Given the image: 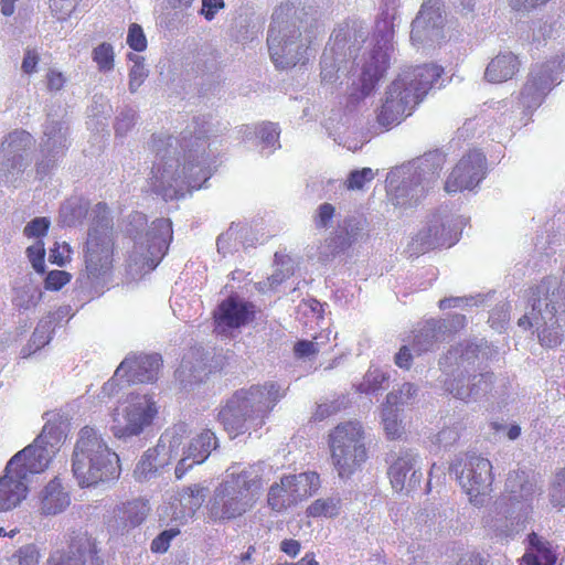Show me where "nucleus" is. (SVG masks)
Wrapping results in <instances>:
<instances>
[{"mask_svg":"<svg viewBox=\"0 0 565 565\" xmlns=\"http://www.w3.org/2000/svg\"><path fill=\"white\" fill-rule=\"evenodd\" d=\"M119 458L102 434L89 426L83 427L72 455V472L81 487H93L119 476Z\"/></svg>","mask_w":565,"mask_h":565,"instance_id":"obj_6","label":"nucleus"},{"mask_svg":"<svg viewBox=\"0 0 565 565\" xmlns=\"http://www.w3.org/2000/svg\"><path fill=\"white\" fill-rule=\"evenodd\" d=\"M136 122V113L132 109L122 110L116 118V134L124 136Z\"/></svg>","mask_w":565,"mask_h":565,"instance_id":"obj_59","label":"nucleus"},{"mask_svg":"<svg viewBox=\"0 0 565 565\" xmlns=\"http://www.w3.org/2000/svg\"><path fill=\"white\" fill-rule=\"evenodd\" d=\"M375 177L371 168H363L361 170H353L350 172L345 185L349 190H361L365 183L371 182Z\"/></svg>","mask_w":565,"mask_h":565,"instance_id":"obj_53","label":"nucleus"},{"mask_svg":"<svg viewBox=\"0 0 565 565\" xmlns=\"http://www.w3.org/2000/svg\"><path fill=\"white\" fill-rule=\"evenodd\" d=\"M446 328L439 321H427L415 331L412 349L416 354L430 351L435 348L436 343L441 339V330Z\"/></svg>","mask_w":565,"mask_h":565,"instance_id":"obj_35","label":"nucleus"},{"mask_svg":"<svg viewBox=\"0 0 565 565\" xmlns=\"http://www.w3.org/2000/svg\"><path fill=\"white\" fill-rule=\"evenodd\" d=\"M294 273V268L291 265V260L287 259L282 262L281 268L276 269V271L268 278V285L270 288H275L279 284H281L286 278L290 277Z\"/></svg>","mask_w":565,"mask_h":565,"instance_id":"obj_61","label":"nucleus"},{"mask_svg":"<svg viewBox=\"0 0 565 565\" xmlns=\"http://www.w3.org/2000/svg\"><path fill=\"white\" fill-rule=\"evenodd\" d=\"M52 318L49 316L38 323L29 343L21 350V356L28 358L33 352L46 345L52 337Z\"/></svg>","mask_w":565,"mask_h":565,"instance_id":"obj_40","label":"nucleus"},{"mask_svg":"<svg viewBox=\"0 0 565 565\" xmlns=\"http://www.w3.org/2000/svg\"><path fill=\"white\" fill-rule=\"evenodd\" d=\"M337 439L339 445L349 448H355L358 445H364L363 429L359 422H347L338 425L330 434V448H334Z\"/></svg>","mask_w":565,"mask_h":565,"instance_id":"obj_36","label":"nucleus"},{"mask_svg":"<svg viewBox=\"0 0 565 565\" xmlns=\"http://www.w3.org/2000/svg\"><path fill=\"white\" fill-rule=\"evenodd\" d=\"M162 364L159 354H129L116 370V376H125L129 383H152Z\"/></svg>","mask_w":565,"mask_h":565,"instance_id":"obj_22","label":"nucleus"},{"mask_svg":"<svg viewBox=\"0 0 565 565\" xmlns=\"http://www.w3.org/2000/svg\"><path fill=\"white\" fill-rule=\"evenodd\" d=\"M339 239L343 245H352L369 238V222L362 215H352L339 226Z\"/></svg>","mask_w":565,"mask_h":565,"instance_id":"obj_34","label":"nucleus"},{"mask_svg":"<svg viewBox=\"0 0 565 565\" xmlns=\"http://www.w3.org/2000/svg\"><path fill=\"white\" fill-rule=\"evenodd\" d=\"M531 550L521 558L520 565H556L557 555L553 545L536 533L529 535Z\"/></svg>","mask_w":565,"mask_h":565,"instance_id":"obj_30","label":"nucleus"},{"mask_svg":"<svg viewBox=\"0 0 565 565\" xmlns=\"http://www.w3.org/2000/svg\"><path fill=\"white\" fill-rule=\"evenodd\" d=\"M205 500V489L194 484L184 488L171 502V518L180 523L193 518Z\"/></svg>","mask_w":565,"mask_h":565,"instance_id":"obj_27","label":"nucleus"},{"mask_svg":"<svg viewBox=\"0 0 565 565\" xmlns=\"http://www.w3.org/2000/svg\"><path fill=\"white\" fill-rule=\"evenodd\" d=\"M146 452H152L150 458H153L159 470L173 461L178 462V445H175V441L173 440L172 429L167 430L161 435L158 444Z\"/></svg>","mask_w":565,"mask_h":565,"instance_id":"obj_37","label":"nucleus"},{"mask_svg":"<svg viewBox=\"0 0 565 565\" xmlns=\"http://www.w3.org/2000/svg\"><path fill=\"white\" fill-rule=\"evenodd\" d=\"M536 491V477L533 471H512L507 478L505 494L498 505V513L518 524L524 523L532 511Z\"/></svg>","mask_w":565,"mask_h":565,"instance_id":"obj_13","label":"nucleus"},{"mask_svg":"<svg viewBox=\"0 0 565 565\" xmlns=\"http://www.w3.org/2000/svg\"><path fill=\"white\" fill-rule=\"evenodd\" d=\"M388 380L386 373L379 367L371 366L363 381L359 384L358 391L364 394H372L382 388V384Z\"/></svg>","mask_w":565,"mask_h":565,"instance_id":"obj_45","label":"nucleus"},{"mask_svg":"<svg viewBox=\"0 0 565 565\" xmlns=\"http://www.w3.org/2000/svg\"><path fill=\"white\" fill-rule=\"evenodd\" d=\"M444 163L445 156L433 151L391 170L386 186L393 204L399 207L416 205L436 184Z\"/></svg>","mask_w":565,"mask_h":565,"instance_id":"obj_7","label":"nucleus"},{"mask_svg":"<svg viewBox=\"0 0 565 565\" xmlns=\"http://www.w3.org/2000/svg\"><path fill=\"white\" fill-rule=\"evenodd\" d=\"M320 351L319 343L316 341L300 340L294 345L295 356L298 359H310Z\"/></svg>","mask_w":565,"mask_h":565,"instance_id":"obj_56","label":"nucleus"},{"mask_svg":"<svg viewBox=\"0 0 565 565\" xmlns=\"http://www.w3.org/2000/svg\"><path fill=\"white\" fill-rule=\"evenodd\" d=\"M267 503L275 512H284L298 504L288 479L282 477L279 483L270 486L267 494Z\"/></svg>","mask_w":565,"mask_h":565,"instance_id":"obj_38","label":"nucleus"},{"mask_svg":"<svg viewBox=\"0 0 565 565\" xmlns=\"http://www.w3.org/2000/svg\"><path fill=\"white\" fill-rule=\"evenodd\" d=\"M257 135L264 145V148H268V154H270L275 149L279 148V135L280 130L277 124L275 122H264L258 127Z\"/></svg>","mask_w":565,"mask_h":565,"instance_id":"obj_47","label":"nucleus"},{"mask_svg":"<svg viewBox=\"0 0 565 565\" xmlns=\"http://www.w3.org/2000/svg\"><path fill=\"white\" fill-rule=\"evenodd\" d=\"M382 422L386 436L390 439H397L404 433V427L398 417L397 409L393 406L386 405L382 411Z\"/></svg>","mask_w":565,"mask_h":565,"instance_id":"obj_43","label":"nucleus"},{"mask_svg":"<svg viewBox=\"0 0 565 565\" xmlns=\"http://www.w3.org/2000/svg\"><path fill=\"white\" fill-rule=\"evenodd\" d=\"M521 61L511 51H500L488 64L484 77L490 83L507 82L520 71Z\"/></svg>","mask_w":565,"mask_h":565,"instance_id":"obj_29","label":"nucleus"},{"mask_svg":"<svg viewBox=\"0 0 565 565\" xmlns=\"http://www.w3.org/2000/svg\"><path fill=\"white\" fill-rule=\"evenodd\" d=\"M334 206L330 203H323L321 204L318 210H317V213L313 217V222H315V225L317 228H327L333 216H334Z\"/></svg>","mask_w":565,"mask_h":565,"instance_id":"obj_57","label":"nucleus"},{"mask_svg":"<svg viewBox=\"0 0 565 565\" xmlns=\"http://www.w3.org/2000/svg\"><path fill=\"white\" fill-rule=\"evenodd\" d=\"M54 427L44 426L33 444L15 454L0 477V512L18 507L28 493L30 476L44 471L57 451Z\"/></svg>","mask_w":565,"mask_h":565,"instance_id":"obj_2","label":"nucleus"},{"mask_svg":"<svg viewBox=\"0 0 565 565\" xmlns=\"http://www.w3.org/2000/svg\"><path fill=\"white\" fill-rule=\"evenodd\" d=\"M561 282L556 277L544 278L532 292L531 312L519 319V326L523 328L535 326L541 328V321L545 324L554 319L556 306L565 297V289H561Z\"/></svg>","mask_w":565,"mask_h":565,"instance_id":"obj_16","label":"nucleus"},{"mask_svg":"<svg viewBox=\"0 0 565 565\" xmlns=\"http://www.w3.org/2000/svg\"><path fill=\"white\" fill-rule=\"evenodd\" d=\"M33 137L25 130L10 132L0 147V180L14 184L31 163Z\"/></svg>","mask_w":565,"mask_h":565,"instance_id":"obj_14","label":"nucleus"},{"mask_svg":"<svg viewBox=\"0 0 565 565\" xmlns=\"http://www.w3.org/2000/svg\"><path fill=\"white\" fill-rule=\"evenodd\" d=\"M267 44L273 63L280 70L295 66L307 51L299 38H267Z\"/></svg>","mask_w":565,"mask_h":565,"instance_id":"obj_25","label":"nucleus"},{"mask_svg":"<svg viewBox=\"0 0 565 565\" xmlns=\"http://www.w3.org/2000/svg\"><path fill=\"white\" fill-rule=\"evenodd\" d=\"M92 225L85 250V271L92 287L103 286L113 269V220L105 203H97L90 212Z\"/></svg>","mask_w":565,"mask_h":565,"instance_id":"obj_10","label":"nucleus"},{"mask_svg":"<svg viewBox=\"0 0 565 565\" xmlns=\"http://www.w3.org/2000/svg\"><path fill=\"white\" fill-rule=\"evenodd\" d=\"M70 504V495L56 479L50 481L41 495V510L44 514H57Z\"/></svg>","mask_w":565,"mask_h":565,"instance_id":"obj_33","label":"nucleus"},{"mask_svg":"<svg viewBox=\"0 0 565 565\" xmlns=\"http://www.w3.org/2000/svg\"><path fill=\"white\" fill-rule=\"evenodd\" d=\"M152 452H145L138 463L136 465V468L134 470V476L139 481H146L151 479L156 476V473L159 471L158 467L154 463L153 458L151 457Z\"/></svg>","mask_w":565,"mask_h":565,"instance_id":"obj_49","label":"nucleus"},{"mask_svg":"<svg viewBox=\"0 0 565 565\" xmlns=\"http://www.w3.org/2000/svg\"><path fill=\"white\" fill-rule=\"evenodd\" d=\"M286 390L268 381L236 391L218 413V420L231 438L260 428Z\"/></svg>","mask_w":565,"mask_h":565,"instance_id":"obj_4","label":"nucleus"},{"mask_svg":"<svg viewBox=\"0 0 565 565\" xmlns=\"http://www.w3.org/2000/svg\"><path fill=\"white\" fill-rule=\"evenodd\" d=\"M147 216L140 212L130 215L128 233L134 238V247L128 257V268L132 277L154 269L164 256L172 238V225L168 218H157L145 231Z\"/></svg>","mask_w":565,"mask_h":565,"instance_id":"obj_8","label":"nucleus"},{"mask_svg":"<svg viewBox=\"0 0 565 565\" xmlns=\"http://www.w3.org/2000/svg\"><path fill=\"white\" fill-rule=\"evenodd\" d=\"M337 443H341L337 439ZM331 449V458L333 466L340 478L351 477L366 460L365 445H358L355 448L344 447L335 444Z\"/></svg>","mask_w":565,"mask_h":565,"instance_id":"obj_26","label":"nucleus"},{"mask_svg":"<svg viewBox=\"0 0 565 565\" xmlns=\"http://www.w3.org/2000/svg\"><path fill=\"white\" fill-rule=\"evenodd\" d=\"M205 354L201 349H191L182 359L175 375L183 387L203 381L207 375Z\"/></svg>","mask_w":565,"mask_h":565,"instance_id":"obj_28","label":"nucleus"},{"mask_svg":"<svg viewBox=\"0 0 565 565\" xmlns=\"http://www.w3.org/2000/svg\"><path fill=\"white\" fill-rule=\"evenodd\" d=\"M562 68V61L558 57L532 66L521 92L522 105L527 109L539 107L552 86L558 83Z\"/></svg>","mask_w":565,"mask_h":565,"instance_id":"obj_18","label":"nucleus"},{"mask_svg":"<svg viewBox=\"0 0 565 565\" xmlns=\"http://www.w3.org/2000/svg\"><path fill=\"white\" fill-rule=\"evenodd\" d=\"M67 127L64 121L49 119L44 125L41 151L46 157H55L67 147Z\"/></svg>","mask_w":565,"mask_h":565,"instance_id":"obj_31","label":"nucleus"},{"mask_svg":"<svg viewBox=\"0 0 565 565\" xmlns=\"http://www.w3.org/2000/svg\"><path fill=\"white\" fill-rule=\"evenodd\" d=\"M285 478L288 479L290 490L298 503L311 497L320 488V479L316 472H301Z\"/></svg>","mask_w":565,"mask_h":565,"instance_id":"obj_39","label":"nucleus"},{"mask_svg":"<svg viewBox=\"0 0 565 565\" xmlns=\"http://www.w3.org/2000/svg\"><path fill=\"white\" fill-rule=\"evenodd\" d=\"M40 552L34 544L20 547L12 556L11 565H39Z\"/></svg>","mask_w":565,"mask_h":565,"instance_id":"obj_51","label":"nucleus"},{"mask_svg":"<svg viewBox=\"0 0 565 565\" xmlns=\"http://www.w3.org/2000/svg\"><path fill=\"white\" fill-rule=\"evenodd\" d=\"M42 292L39 288L26 284L15 289V295L12 299L13 305L23 310L34 308L41 300Z\"/></svg>","mask_w":565,"mask_h":565,"instance_id":"obj_42","label":"nucleus"},{"mask_svg":"<svg viewBox=\"0 0 565 565\" xmlns=\"http://www.w3.org/2000/svg\"><path fill=\"white\" fill-rule=\"evenodd\" d=\"M128 58L134 63L129 72V90L136 93L148 77L149 72L143 65V57L129 53Z\"/></svg>","mask_w":565,"mask_h":565,"instance_id":"obj_44","label":"nucleus"},{"mask_svg":"<svg viewBox=\"0 0 565 565\" xmlns=\"http://www.w3.org/2000/svg\"><path fill=\"white\" fill-rule=\"evenodd\" d=\"M26 253H28V257L32 264V267L38 273H43L44 271V255H45L43 242L38 241L35 244L29 246L26 249Z\"/></svg>","mask_w":565,"mask_h":565,"instance_id":"obj_55","label":"nucleus"},{"mask_svg":"<svg viewBox=\"0 0 565 565\" xmlns=\"http://www.w3.org/2000/svg\"><path fill=\"white\" fill-rule=\"evenodd\" d=\"M478 349L473 343L461 344L449 350L440 362L445 373L451 376L445 380V390L465 402L477 399L491 387V373H476Z\"/></svg>","mask_w":565,"mask_h":565,"instance_id":"obj_9","label":"nucleus"},{"mask_svg":"<svg viewBox=\"0 0 565 565\" xmlns=\"http://www.w3.org/2000/svg\"><path fill=\"white\" fill-rule=\"evenodd\" d=\"M381 39L383 41L376 43L370 62L362 70L359 79L360 87H353L351 92H348V99L352 105L360 103L373 92L376 83L383 76L387 65H390L393 45L387 38Z\"/></svg>","mask_w":565,"mask_h":565,"instance_id":"obj_19","label":"nucleus"},{"mask_svg":"<svg viewBox=\"0 0 565 565\" xmlns=\"http://www.w3.org/2000/svg\"><path fill=\"white\" fill-rule=\"evenodd\" d=\"M509 309L507 303H502L500 307H497L490 315L489 321L492 323L493 328H502L503 323L509 320Z\"/></svg>","mask_w":565,"mask_h":565,"instance_id":"obj_64","label":"nucleus"},{"mask_svg":"<svg viewBox=\"0 0 565 565\" xmlns=\"http://www.w3.org/2000/svg\"><path fill=\"white\" fill-rule=\"evenodd\" d=\"M50 8L56 19L63 21L71 14L74 4L72 1L67 0H50Z\"/></svg>","mask_w":565,"mask_h":565,"instance_id":"obj_62","label":"nucleus"},{"mask_svg":"<svg viewBox=\"0 0 565 565\" xmlns=\"http://www.w3.org/2000/svg\"><path fill=\"white\" fill-rule=\"evenodd\" d=\"M71 280V275L64 270H52L45 278L47 290H60Z\"/></svg>","mask_w":565,"mask_h":565,"instance_id":"obj_58","label":"nucleus"},{"mask_svg":"<svg viewBox=\"0 0 565 565\" xmlns=\"http://www.w3.org/2000/svg\"><path fill=\"white\" fill-rule=\"evenodd\" d=\"M184 428L182 426L172 428L173 440L178 445L179 461L174 475L177 479L183 476L195 465L203 463L212 450L217 447L215 434L209 429L203 430L188 441L184 440Z\"/></svg>","mask_w":565,"mask_h":565,"instance_id":"obj_15","label":"nucleus"},{"mask_svg":"<svg viewBox=\"0 0 565 565\" xmlns=\"http://www.w3.org/2000/svg\"><path fill=\"white\" fill-rule=\"evenodd\" d=\"M555 324V318L552 321H547L546 324L541 321V328L537 331L539 340L542 345L554 348L561 343V333L558 332V328Z\"/></svg>","mask_w":565,"mask_h":565,"instance_id":"obj_48","label":"nucleus"},{"mask_svg":"<svg viewBox=\"0 0 565 565\" xmlns=\"http://www.w3.org/2000/svg\"><path fill=\"white\" fill-rule=\"evenodd\" d=\"M486 175V157L478 150L465 154L454 167L445 182L447 193L472 190Z\"/></svg>","mask_w":565,"mask_h":565,"instance_id":"obj_20","label":"nucleus"},{"mask_svg":"<svg viewBox=\"0 0 565 565\" xmlns=\"http://www.w3.org/2000/svg\"><path fill=\"white\" fill-rule=\"evenodd\" d=\"M551 501L554 505L565 507V468L555 477L551 490Z\"/></svg>","mask_w":565,"mask_h":565,"instance_id":"obj_54","label":"nucleus"},{"mask_svg":"<svg viewBox=\"0 0 565 565\" xmlns=\"http://www.w3.org/2000/svg\"><path fill=\"white\" fill-rule=\"evenodd\" d=\"M451 471L470 502L475 505L482 504L492 490L491 462L481 456L467 454L454 461Z\"/></svg>","mask_w":565,"mask_h":565,"instance_id":"obj_12","label":"nucleus"},{"mask_svg":"<svg viewBox=\"0 0 565 565\" xmlns=\"http://www.w3.org/2000/svg\"><path fill=\"white\" fill-rule=\"evenodd\" d=\"M186 129L181 140L169 137L168 148L158 153L151 170V190L164 200L184 196L188 190L201 189L212 174L207 154V129Z\"/></svg>","mask_w":565,"mask_h":565,"instance_id":"obj_1","label":"nucleus"},{"mask_svg":"<svg viewBox=\"0 0 565 565\" xmlns=\"http://www.w3.org/2000/svg\"><path fill=\"white\" fill-rule=\"evenodd\" d=\"M242 228L238 226H231L225 233L221 234L217 237V252L222 254L223 256L234 253L238 250V247L241 245V235L239 232Z\"/></svg>","mask_w":565,"mask_h":565,"instance_id":"obj_46","label":"nucleus"},{"mask_svg":"<svg viewBox=\"0 0 565 565\" xmlns=\"http://www.w3.org/2000/svg\"><path fill=\"white\" fill-rule=\"evenodd\" d=\"M267 468L265 462L243 468L239 465L231 466L207 503L209 516L222 522L249 511L259 499Z\"/></svg>","mask_w":565,"mask_h":565,"instance_id":"obj_3","label":"nucleus"},{"mask_svg":"<svg viewBox=\"0 0 565 565\" xmlns=\"http://www.w3.org/2000/svg\"><path fill=\"white\" fill-rule=\"evenodd\" d=\"M254 315V305L236 297H230L220 303L214 313L216 330L225 332L227 328H239L248 323Z\"/></svg>","mask_w":565,"mask_h":565,"instance_id":"obj_24","label":"nucleus"},{"mask_svg":"<svg viewBox=\"0 0 565 565\" xmlns=\"http://www.w3.org/2000/svg\"><path fill=\"white\" fill-rule=\"evenodd\" d=\"M459 225L451 216L435 215L409 244L414 254H424L436 247H450L458 241Z\"/></svg>","mask_w":565,"mask_h":565,"instance_id":"obj_17","label":"nucleus"},{"mask_svg":"<svg viewBox=\"0 0 565 565\" xmlns=\"http://www.w3.org/2000/svg\"><path fill=\"white\" fill-rule=\"evenodd\" d=\"M441 74L443 68L435 64L403 71L385 93V99L377 114L379 124L391 127L409 116L429 89L437 85Z\"/></svg>","mask_w":565,"mask_h":565,"instance_id":"obj_5","label":"nucleus"},{"mask_svg":"<svg viewBox=\"0 0 565 565\" xmlns=\"http://www.w3.org/2000/svg\"><path fill=\"white\" fill-rule=\"evenodd\" d=\"M50 221L46 217H36L24 228V234L29 237H42L46 234Z\"/></svg>","mask_w":565,"mask_h":565,"instance_id":"obj_60","label":"nucleus"},{"mask_svg":"<svg viewBox=\"0 0 565 565\" xmlns=\"http://www.w3.org/2000/svg\"><path fill=\"white\" fill-rule=\"evenodd\" d=\"M95 540L86 534L76 536L67 551L54 552L46 565H100Z\"/></svg>","mask_w":565,"mask_h":565,"instance_id":"obj_23","label":"nucleus"},{"mask_svg":"<svg viewBox=\"0 0 565 565\" xmlns=\"http://www.w3.org/2000/svg\"><path fill=\"white\" fill-rule=\"evenodd\" d=\"M94 61L97 63L98 70L109 72L114 68V50L108 43H103L94 50Z\"/></svg>","mask_w":565,"mask_h":565,"instance_id":"obj_50","label":"nucleus"},{"mask_svg":"<svg viewBox=\"0 0 565 565\" xmlns=\"http://www.w3.org/2000/svg\"><path fill=\"white\" fill-rule=\"evenodd\" d=\"M417 394V387L412 383H404L398 392H391L386 396V404L390 406L404 405L409 403Z\"/></svg>","mask_w":565,"mask_h":565,"instance_id":"obj_52","label":"nucleus"},{"mask_svg":"<svg viewBox=\"0 0 565 565\" xmlns=\"http://www.w3.org/2000/svg\"><path fill=\"white\" fill-rule=\"evenodd\" d=\"M340 512V500L335 497L315 500L306 510L310 518H333Z\"/></svg>","mask_w":565,"mask_h":565,"instance_id":"obj_41","label":"nucleus"},{"mask_svg":"<svg viewBox=\"0 0 565 565\" xmlns=\"http://www.w3.org/2000/svg\"><path fill=\"white\" fill-rule=\"evenodd\" d=\"M158 413L151 396L130 393L113 413L111 431L118 439L139 436L152 424Z\"/></svg>","mask_w":565,"mask_h":565,"instance_id":"obj_11","label":"nucleus"},{"mask_svg":"<svg viewBox=\"0 0 565 565\" xmlns=\"http://www.w3.org/2000/svg\"><path fill=\"white\" fill-rule=\"evenodd\" d=\"M150 508L148 502L142 499H136L121 505L115 510V521L117 527H135L142 523Z\"/></svg>","mask_w":565,"mask_h":565,"instance_id":"obj_32","label":"nucleus"},{"mask_svg":"<svg viewBox=\"0 0 565 565\" xmlns=\"http://www.w3.org/2000/svg\"><path fill=\"white\" fill-rule=\"evenodd\" d=\"M459 438V431L456 427H446L435 436V443L440 447H448Z\"/></svg>","mask_w":565,"mask_h":565,"instance_id":"obj_63","label":"nucleus"},{"mask_svg":"<svg viewBox=\"0 0 565 565\" xmlns=\"http://www.w3.org/2000/svg\"><path fill=\"white\" fill-rule=\"evenodd\" d=\"M388 476L396 491H412L422 480L419 456L411 449H402L390 461Z\"/></svg>","mask_w":565,"mask_h":565,"instance_id":"obj_21","label":"nucleus"}]
</instances>
